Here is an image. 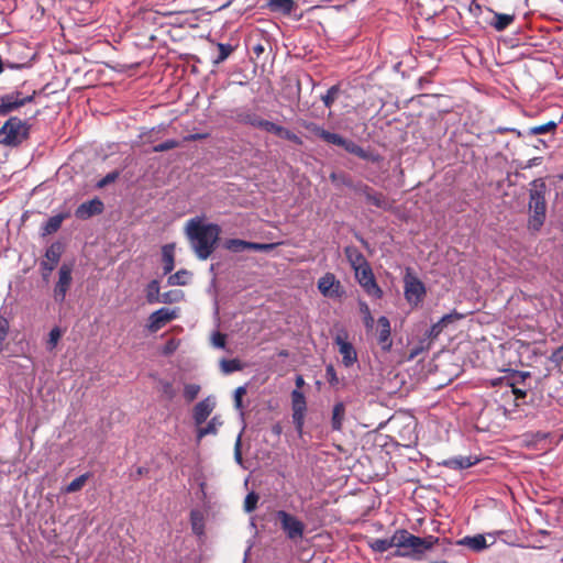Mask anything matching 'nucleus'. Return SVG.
<instances>
[{
	"label": "nucleus",
	"instance_id": "nucleus-39",
	"mask_svg": "<svg viewBox=\"0 0 563 563\" xmlns=\"http://www.w3.org/2000/svg\"><path fill=\"white\" fill-rule=\"evenodd\" d=\"M181 298H183V292L181 291H179V290H172V291H166L164 294H161L159 302L173 303V302L179 301Z\"/></svg>",
	"mask_w": 563,
	"mask_h": 563
},
{
	"label": "nucleus",
	"instance_id": "nucleus-44",
	"mask_svg": "<svg viewBox=\"0 0 563 563\" xmlns=\"http://www.w3.org/2000/svg\"><path fill=\"white\" fill-rule=\"evenodd\" d=\"M220 366L225 374L239 371L241 368L240 363L236 360H222Z\"/></svg>",
	"mask_w": 563,
	"mask_h": 563
},
{
	"label": "nucleus",
	"instance_id": "nucleus-12",
	"mask_svg": "<svg viewBox=\"0 0 563 563\" xmlns=\"http://www.w3.org/2000/svg\"><path fill=\"white\" fill-rule=\"evenodd\" d=\"M71 266L63 264L58 272V280L54 287V299L58 302L65 300L66 294L71 285Z\"/></svg>",
	"mask_w": 563,
	"mask_h": 563
},
{
	"label": "nucleus",
	"instance_id": "nucleus-26",
	"mask_svg": "<svg viewBox=\"0 0 563 563\" xmlns=\"http://www.w3.org/2000/svg\"><path fill=\"white\" fill-rule=\"evenodd\" d=\"M475 463L476 460H473L471 456H457L449 459L444 462V465L454 470H463L473 466Z\"/></svg>",
	"mask_w": 563,
	"mask_h": 563
},
{
	"label": "nucleus",
	"instance_id": "nucleus-5",
	"mask_svg": "<svg viewBox=\"0 0 563 563\" xmlns=\"http://www.w3.org/2000/svg\"><path fill=\"white\" fill-rule=\"evenodd\" d=\"M242 121L246 124L254 126V128L262 129V130L273 133L279 137L288 140L290 142H294L295 144H298V145L302 144L301 139L298 135H296L295 133H292L291 131H289L288 129H286L282 125H278L274 122L264 120V119L257 117L256 114H246L245 117H243Z\"/></svg>",
	"mask_w": 563,
	"mask_h": 563
},
{
	"label": "nucleus",
	"instance_id": "nucleus-43",
	"mask_svg": "<svg viewBox=\"0 0 563 563\" xmlns=\"http://www.w3.org/2000/svg\"><path fill=\"white\" fill-rule=\"evenodd\" d=\"M62 338V331L59 328L55 327L49 331L48 340H47V349L54 350Z\"/></svg>",
	"mask_w": 563,
	"mask_h": 563
},
{
	"label": "nucleus",
	"instance_id": "nucleus-23",
	"mask_svg": "<svg viewBox=\"0 0 563 563\" xmlns=\"http://www.w3.org/2000/svg\"><path fill=\"white\" fill-rule=\"evenodd\" d=\"M175 245L174 244H165L162 247V261H163V271L164 274H169L175 266Z\"/></svg>",
	"mask_w": 563,
	"mask_h": 563
},
{
	"label": "nucleus",
	"instance_id": "nucleus-38",
	"mask_svg": "<svg viewBox=\"0 0 563 563\" xmlns=\"http://www.w3.org/2000/svg\"><path fill=\"white\" fill-rule=\"evenodd\" d=\"M556 125V122L549 121L548 123L530 128L528 133L530 135L545 134L548 132L554 131Z\"/></svg>",
	"mask_w": 563,
	"mask_h": 563
},
{
	"label": "nucleus",
	"instance_id": "nucleus-27",
	"mask_svg": "<svg viewBox=\"0 0 563 563\" xmlns=\"http://www.w3.org/2000/svg\"><path fill=\"white\" fill-rule=\"evenodd\" d=\"M161 287L159 283L157 280H152L146 286L145 292H146V300L148 303H157L161 299Z\"/></svg>",
	"mask_w": 563,
	"mask_h": 563
},
{
	"label": "nucleus",
	"instance_id": "nucleus-53",
	"mask_svg": "<svg viewBox=\"0 0 563 563\" xmlns=\"http://www.w3.org/2000/svg\"><path fill=\"white\" fill-rule=\"evenodd\" d=\"M118 177H119V173L118 172L109 173L102 179H100L97 185H98L99 188H103L107 185L115 181Z\"/></svg>",
	"mask_w": 563,
	"mask_h": 563
},
{
	"label": "nucleus",
	"instance_id": "nucleus-8",
	"mask_svg": "<svg viewBox=\"0 0 563 563\" xmlns=\"http://www.w3.org/2000/svg\"><path fill=\"white\" fill-rule=\"evenodd\" d=\"M405 297L407 301L411 305L417 306L422 301L426 295V287L423 283L412 275L411 273H407L405 278Z\"/></svg>",
	"mask_w": 563,
	"mask_h": 563
},
{
	"label": "nucleus",
	"instance_id": "nucleus-2",
	"mask_svg": "<svg viewBox=\"0 0 563 563\" xmlns=\"http://www.w3.org/2000/svg\"><path fill=\"white\" fill-rule=\"evenodd\" d=\"M438 540L433 536L420 538L405 529L396 530L391 536V544L397 549L395 555L400 558L419 559L426 551L432 549Z\"/></svg>",
	"mask_w": 563,
	"mask_h": 563
},
{
	"label": "nucleus",
	"instance_id": "nucleus-30",
	"mask_svg": "<svg viewBox=\"0 0 563 563\" xmlns=\"http://www.w3.org/2000/svg\"><path fill=\"white\" fill-rule=\"evenodd\" d=\"M368 545L374 552L379 553L394 548V544H391V537L388 539H373L368 542Z\"/></svg>",
	"mask_w": 563,
	"mask_h": 563
},
{
	"label": "nucleus",
	"instance_id": "nucleus-7",
	"mask_svg": "<svg viewBox=\"0 0 563 563\" xmlns=\"http://www.w3.org/2000/svg\"><path fill=\"white\" fill-rule=\"evenodd\" d=\"M35 92L23 95L21 91H12L0 97V114L5 115L27 102L33 101Z\"/></svg>",
	"mask_w": 563,
	"mask_h": 563
},
{
	"label": "nucleus",
	"instance_id": "nucleus-42",
	"mask_svg": "<svg viewBox=\"0 0 563 563\" xmlns=\"http://www.w3.org/2000/svg\"><path fill=\"white\" fill-rule=\"evenodd\" d=\"M9 329V320L4 316L0 314V351L3 349V343L8 336Z\"/></svg>",
	"mask_w": 563,
	"mask_h": 563
},
{
	"label": "nucleus",
	"instance_id": "nucleus-58",
	"mask_svg": "<svg viewBox=\"0 0 563 563\" xmlns=\"http://www.w3.org/2000/svg\"><path fill=\"white\" fill-rule=\"evenodd\" d=\"M305 126L307 130H309L310 132H312L313 134H316L317 136H319L321 139H322L323 133H325L324 129H322L321 126H319L312 122L307 123Z\"/></svg>",
	"mask_w": 563,
	"mask_h": 563
},
{
	"label": "nucleus",
	"instance_id": "nucleus-17",
	"mask_svg": "<svg viewBox=\"0 0 563 563\" xmlns=\"http://www.w3.org/2000/svg\"><path fill=\"white\" fill-rule=\"evenodd\" d=\"M103 203L99 199H92L90 201L81 203L76 209V217L78 219H88L93 214L101 213Z\"/></svg>",
	"mask_w": 563,
	"mask_h": 563
},
{
	"label": "nucleus",
	"instance_id": "nucleus-48",
	"mask_svg": "<svg viewBox=\"0 0 563 563\" xmlns=\"http://www.w3.org/2000/svg\"><path fill=\"white\" fill-rule=\"evenodd\" d=\"M218 48H219V56H218L216 63H221L229 57V55L232 52V46L229 44L220 43V44H218Z\"/></svg>",
	"mask_w": 563,
	"mask_h": 563
},
{
	"label": "nucleus",
	"instance_id": "nucleus-14",
	"mask_svg": "<svg viewBox=\"0 0 563 563\" xmlns=\"http://www.w3.org/2000/svg\"><path fill=\"white\" fill-rule=\"evenodd\" d=\"M463 318L462 313L456 311L444 314L437 323L432 324V327L427 332L428 340L437 339L442 331L451 323H454Z\"/></svg>",
	"mask_w": 563,
	"mask_h": 563
},
{
	"label": "nucleus",
	"instance_id": "nucleus-51",
	"mask_svg": "<svg viewBox=\"0 0 563 563\" xmlns=\"http://www.w3.org/2000/svg\"><path fill=\"white\" fill-rule=\"evenodd\" d=\"M325 378L328 383L332 386H336L339 384V378L336 376L335 369L333 365H328L325 368Z\"/></svg>",
	"mask_w": 563,
	"mask_h": 563
},
{
	"label": "nucleus",
	"instance_id": "nucleus-33",
	"mask_svg": "<svg viewBox=\"0 0 563 563\" xmlns=\"http://www.w3.org/2000/svg\"><path fill=\"white\" fill-rule=\"evenodd\" d=\"M63 220H64L63 214H57V216L51 217L44 225V233L52 234V233L56 232L60 228Z\"/></svg>",
	"mask_w": 563,
	"mask_h": 563
},
{
	"label": "nucleus",
	"instance_id": "nucleus-32",
	"mask_svg": "<svg viewBox=\"0 0 563 563\" xmlns=\"http://www.w3.org/2000/svg\"><path fill=\"white\" fill-rule=\"evenodd\" d=\"M342 147L351 154H354L361 158L367 159L368 153L364 151L361 146H358L355 142L344 139V143Z\"/></svg>",
	"mask_w": 563,
	"mask_h": 563
},
{
	"label": "nucleus",
	"instance_id": "nucleus-13",
	"mask_svg": "<svg viewBox=\"0 0 563 563\" xmlns=\"http://www.w3.org/2000/svg\"><path fill=\"white\" fill-rule=\"evenodd\" d=\"M178 317L177 309L161 308L151 313L148 318L147 328L151 332H156L163 328L167 322Z\"/></svg>",
	"mask_w": 563,
	"mask_h": 563
},
{
	"label": "nucleus",
	"instance_id": "nucleus-22",
	"mask_svg": "<svg viewBox=\"0 0 563 563\" xmlns=\"http://www.w3.org/2000/svg\"><path fill=\"white\" fill-rule=\"evenodd\" d=\"M266 8L274 13L290 14L296 9L294 0H266Z\"/></svg>",
	"mask_w": 563,
	"mask_h": 563
},
{
	"label": "nucleus",
	"instance_id": "nucleus-59",
	"mask_svg": "<svg viewBox=\"0 0 563 563\" xmlns=\"http://www.w3.org/2000/svg\"><path fill=\"white\" fill-rule=\"evenodd\" d=\"M551 360L558 364L563 362V344L552 353Z\"/></svg>",
	"mask_w": 563,
	"mask_h": 563
},
{
	"label": "nucleus",
	"instance_id": "nucleus-40",
	"mask_svg": "<svg viewBox=\"0 0 563 563\" xmlns=\"http://www.w3.org/2000/svg\"><path fill=\"white\" fill-rule=\"evenodd\" d=\"M200 391V386L197 385V384H186L184 386V398L187 400V401H192L194 399H196V397L198 396Z\"/></svg>",
	"mask_w": 563,
	"mask_h": 563
},
{
	"label": "nucleus",
	"instance_id": "nucleus-25",
	"mask_svg": "<svg viewBox=\"0 0 563 563\" xmlns=\"http://www.w3.org/2000/svg\"><path fill=\"white\" fill-rule=\"evenodd\" d=\"M222 426V420L220 417L214 416L206 427H201L197 431V440L198 442L206 435L217 434L218 429Z\"/></svg>",
	"mask_w": 563,
	"mask_h": 563
},
{
	"label": "nucleus",
	"instance_id": "nucleus-10",
	"mask_svg": "<svg viewBox=\"0 0 563 563\" xmlns=\"http://www.w3.org/2000/svg\"><path fill=\"white\" fill-rule=\"evenodd\" d=\"M354 273L358 284L364 288V290L369 296H373L375 298L382 297L383 291L375 282L372 268L369 267L368 264L355 269Z\"/></svg>",
	"mask_w": 563,
	"mask_h": 563
},
{
	"label": "nucleus",
	"instance_id": "nucleus-60",
	"mask_svg": "<svg viewBox=\"0 0 563 563\" xmlns=\"http://www.w3.org/2000/svg\"><path fill=\"white\" fill-rule=\"evenodd\" d=\"M176 350V345L173 341H169L165 347L166 353H172Z\"/></svg>",
	"mask_w": 563,
	"mask_h": 563
},
{
	"label": "nucleus",
	"instance_id": "nucleus-64",
	"mask_svg": "<svg viewBox=\"0 0 563 563\" xmlns=\"http://www.w3.org/2000/svg\"><path fill=\"white\" fill-rule=\"evenodd\" d=\"M142 473H143V468H142V467H139V468H137V474H139V475H142Z\"/></svg>",
	"mask_w": 563,
	"mask_h": 563
},
{
	"label": "nucleus",
	"instance_id": "nucleus-6",
	"mask_svg": "<svg viewBox=\"0 0 563 563\" xmlns=\"http://www.w3.org/2000/svg\"><path fill=\"white\" fill-rule=\"evenodd\" d=\"M275 516L289 540L297 541L303 537L305 523L297 517L285 510H277Z\"/></svg>",
	"mask_w": 563,
	"mask_h": 563
},
{
	"label": "nucleus",
	"instance_id": "nucleus-50",
	"mask_svg": "<svg viewBox=\"0 0 563 563\" xmlns=\"http://www.w3.org/2000/svg\"><path fill=\"white\" fill-rule=\"evenodd\" d=\"M275 247V244L273 243H256V242H250L249 250L251 251H257V252H267Z\"/></svg>",
	"mask_w": 563,
	"mask_h": 563
},
{
	"label": "nucleus",
	"instance_id": "nucleus-49",
	"mask_svg": "<svg viewBox=\"0 0 563 563\" xmlns=\"http://www.w3.org/2000/svg\"><path fill=\"white\" fill-rule=\"evenodd\" d=\"M177 146H178V142L177 141H175V140H167V141H165L163 143H159V144L155 145L153 147V151L157 152V153L158 152H166V151H169V150L175 148Z\"/></svg>",
	"mask_w": 563,
	"mask_h": 563
},
{
	"label": "nucleus",
	"instance_id": "nucleus-16",
	"mask_svg": "<svg viewBox=\"0 0 563 563\" xmlns=\"http://www.w3.org/2000/svg\"><path fill=\"white\" fill-rule=\"evenodd\" d=\"M335 343L339 346V352L342 355V363L344 366H352L357 361V354L354 346L341 335L335 338Z\"/></svg>",
	"mask_w": 563,
	"mask_h": 563
},
{
	"label": "nucleus",
	"instance_id": "nucleus-21",
	"mask_svg": "<svg viewBox=\"0 0 563 563\" xmlns=\"http://www.w3.org/2000/svg\"><path fill=\"white\" fill-rule=\"evenodd\" d=\"M457 544L466 547L474 552H479L489 547L483 534L467 536L457 541Z\"/></svg>",
	"mask_w": 563,
	"mask_h": 563
},
{
	"label": "nucleus",
	"instance_id": "nucleus-46",
	"mask_svg": "<svg viewBox=\"0 0 563 563\" xmlns=\"http://www.w3.org/2000/svg\"><path fill=\"white\" fill-rule=\"evenodd\" d=\"M498 383L501 384V385L505 384V387H506L505 394L516 395L517 398L525 397V395H526L525 391L515 388L514 385L510 384L508 379L499 378Z\"/></svg>",
	"mask_w": 563,
	"mask_h": 563
},
{
	"label": "nucleus",
	"instance_id": "nucleus-45",
	"mask_svg": "<svg viewBox=\"0 0 563 563\" xmlns=\"http://www.w3.org/2000/svg\"><path fill=\"white\" fill-rule=\"evenodd\" d=\"M322 140L338 146H342V144L344 143V137H342L340 134L331 133L328 131L323 133Z\"/></svg>",
	"mask_w": 563,
	"mask_h": 563
},
{
	"label": "nucleus",
	"instance_id": "nucleus-35",
	"mask_svg": "<svg viewBox=\"0 0 563 563\" xmlns=\"http://www.w3.org/2000/svg\"><path fill=\"white\" fill-rule=\"evenodd\" d=\"M89 474H82L78 476L65 487V493L70 494L80 490L85 486Z\"/></svg>",
	"mask_w": 563,
	"mask_h": 563
},
{
	"label": "nucleus",
	"instance_id": "nucleus-57",
	"mask_svg": "<svg viewBox=\"0 0 563 563\" xmlns=\"http://www.w3.org/2000/svg\"><path fill=\"white\" fill-rule=\"evenodd\" d=\"M241 439H242V432L238 435L235 445H234V457L239 464L242 463Z\"/></svg>",
	"mask_w": 563,
	"mask_h": 563
},
{
	"label": "nucleus",
	"instance_id": "nucleus-3",
	"mask_svg": "<svg viewBox=\"0 0 563 563\" xmlns=\"http://www.w3.org/2000/svg\"><path fill=\"white\" fill-rule=\"evenodd\" d=\"M529 190L528 229L538 232L547 219V185L543 180H533Z\"/></svg>",
	"mask_w": 563,
	"mask_h": 563
},
{
	"label": "nucleus",
	"instance_id": "nucleus-37",
	"mask_svg": "<svg viewBox=\"0 0 563 563\" xmlns=\"http://www.w3.org/2000/svg\"><path fill=\"white\" fill-rule=\"evenodd\" d=\"M358 306H360V311L363 314L364 325L367 329H372L374 327V318H373V316L371 313L368 305L366 302H364V301H360Z\"/></svg>",
	"mask_w": 563,
	"mask_h": 563
},
{
	"label": "nucleus",
	"instance_id": "nucleus-24",
	"mask_svg": "<svg viewBox=\"0 0 563 563\" xmlns=\"http://www.w3.org/2000/svg\"><path fill=\"white\" fill-rule=\"evenodd\" d=\"M345 254L354 271L368 264L364 255L356 247H346Z\"/></svg>",
	"mask_w": 563,
	"mask_h": 563
},
{
	"label": "nucleus",
	"instance_id": "nucleus-61",
	"mask_svg": "<svg viewBox=\"0 0 563 563\" xmlns=\"http://www.w3.org/2000/svg\"><path fill=\"white\" fill-rule=\"evenodd\" d=\"M303 384H305V380H303L302 376H300V375L297 376L296 377V386H297L298 390H299V388H301L303 386Z\"/></svg>",
	"mask_w": 563,
	"mask_h": 563
},
{
	"label": "nucleus",
	"instance_id": "nucleus-29",
	"mask_svg": "<svg viewBox=\"0 0 563 563\" xmlns=\"http://www.w3.org/2000/svg\"><path fill=\"white\" fill-rule=\"evenodd\" d=\"M345 408L343 404H336L332 411V428L334 430H341L344 419Z\"/></svg>",
	"mask_w": 563,
	"mask_h": 563
},
{
	"label": "nucleus",
	"instance_id": "nucleus-41",
	"mask_svg": "<svg viewBox=\"0 0 563 563\" xmlns=\"http://www.w3.org/2000/svg\"><path fill=\"white\" fill-rule=\"evenodd\" d=\"M339 91L340 89L338 86H332L331 88L328 89L325 95L322 96L321 98L325 107L330 108L333 104V102L338 98Z\"/></svg>",
	"mask_w": 563,
	"mask_h": 563
},
{
	"label": "nucleus",
	"instance_id": "nucleus-55",
	"mask_svg": "<svg viewBox=\"0 0 563 563\" xmlns=\"http://www.w3.org/2000/svg\"><path fill=\"white\" fill-rule=\"evenodd\" d=\"M211 341L213 346L218 349H224L225 346V335L220 332L213 333Z\"/></svg>",
	"mask_w": 563,
	"mask_h": 563
},
{
	"label": "nucleus",
	"instance_id": "nucleus-62",
	"mask_svg": "<svg viewBox=\"0 0 563 563\" xmlns=\"http://www.w3.org/2000/svg\"><path fill=\"white\" fill-rule=\"evenodd\" d=\"M272 431H273L274 434L279 435L282 433L280 424H278V423L274 424L273 428H272Z\"/></svg>",
	"mask_w": 563,
	"mask_h": 563
},
{
	"label": "nucleus",
	"instance_id": "nucleus-15",
	"mask_svg": "<svg viewBox=\"0 0 563 563\" xmlns=\"http://www.w3.org/2000/svg\"><path fill=\"white\" fill-rule=\"evenodd\" d=\"M216 407V400L209 396L199 401L194 408V420L197 426L203 423Z\"/></svg>",
	"mask_w": 563,
	"mask_h": 563
},
{
	"label": "nucleus",
	"instance_id": "nucleus-56",
	"mask_svg": "<svg viewBox=\"0 0 563 563\" xmlns=\"http://www.w3.org/2000/svg\"><path fill=\"white\" fill-rule=\"evenodd\" d=\"M246 393V389L245 387H238L234 391V402H235V407L238 409H241L242 408V397L245 395Z\"/></svg>",
	"mask_w": 563,
	"mask_h": 563
},
{
	"label": "nucleus",
	"instance_id": "nucleus-63",
	"mask_svg": "<svg viewBox=\"0 0 563 563\" xmlns=\"http://www.w3.org/2000/svg\"><path fill=\"white\" fill-rule=\"evenodd\" d=\"M9 67H11V68H21L22 65H13V64H11V65H9Z\"/></svg>",
	"mask_w": 563,
	"mask_h": 563
},
{
	"label": "nucleus",
	"instance_id": "nucleus-9",
	"mask_svg": "<svg viewBox=\"0 0 563 563\" xmlns=\"http://www.w3.org/2000/svg\"><path fill=\"white\" fill-rule=\"evenodd\" d=\"M318 289L322 296L330 299H339L344 295L340 280L332 273H327L318 280Z\"/></svg>",
	"mask_w": 563,
	"mask_h": 563
},
{
	"label": "nucleus",
	"instance_id": "nucleus-4",
	"mask_svg": "<svg viewBox=\"0 0 563 563\" xmlns=\"http://www.w3.org/2000/svg\"><path fill=\"white\" fill-rule=\"evenodd\" d=\"M30 125L18 117H11L0 128V144L15 147L29 137Z\"/></svg>",
	"mask_w": 563,
	"mask_h": 563
},
{
	"label": "nucleus",
	"instance_id": "nucleus-54",
	"mask_svg": "<svg viewBox=\"0 0 563 563\" xmlns=\"http://www.w3.org/2000/svg\"><path fill=\"white\" fill-rule=\"evenodd\" d=\"M430 347V342L426 343V340L421 341L420 344L413 349H411L409 358L413 360L417 357L421 352L428 350Z\"/></svg>",
	"mask_w": 563,
	"mask_h": 563
},
{
	"label": "nucleus",
	"instance_id": "nucleus-52",
	"mask_svg": "<svg viewBox=\"0 0 563 563\" xmlns=\"http://www.w3.org/2000/svg\"><path fill=\"white\" fill-rule=\"evenodd\" d=\"M162 393L168 398L173 399L175 396V390L170 382L162 380L159 383Z\"/></svg>",
	"mask_w": 563,
	"mask_h": 563
},
{
	"label": "nucleus",
	"instance_id": "nucleus-31",
	"mask_svg": "<svg viewBox=\"0 0 563 563\" xmlns=\"http://www.w3.org/2000/svg\"><path fill=\"white\" fill-rule=\"evenodd\" d=\"M250 242L240 239H230L225 242L224 247L231 252L240 253L249 250Z\"/></svg>",
	"mask_w": 563,
	"mask_h": 563
},
{
	"label": "nucleus",
	"instance_id": "nucleus-1",
	"mask_svg": "<svg viewBox=\"0 0 563 563\" xmlns=\"http://www.w3.org/2000/svg\"><path fill=\"white\" fill-rule=\"evenodd\" d=\"M186 234L197 257L205 261L216 249L220 227L213 223H205L202 218L196 217L187 221Z\"/></svg>",
	"mask_w": 563,
	"mask_h": 563
},
{
	"label": "nucleus",
	"instance_id": "nucleus-11",
	"mask_svg": "<svg viewBox=\"0 0 563 563\" xmlns=\"http://www.w3.org/2000/svg\"><path fill=\"white\" fill-rule=\"evenodd\" d=\"M291 408H292V422H294L298 433L301 434L303 423H305L307 404H306L305 395L298 389H295L291 393Z\"/></svg>",
	"mask_w": 563,
	"mask_h": 563
},
{
	"label": "nucleus",
	"instance_id": "nucleus-19",
	"mask_svg": "<svg viewBox=\"0 0 563 563\" xmlns=\"http://www.w3.org/2000/svg\"><path fill=\"white\" fill-rule=\"evenodd\" d=\"M358 190L365 196L368 203L382 209H388L390 207L389 201L383 194L374 191L368 186H361Z\"/></svg>",
	"mask_w": 563,
	"mask_h": 563
},
{
	"label": "nucleus",
	"instance_id": "nucleus-47",
	"mask_svg": "<svg viewBox=\"0 0 563 563\" xmlns=\"http://www.w3.org/2000/svg\"><path fill=\"white\" fill-rule=\"evenodd\" d=\"M258 496L255 493H250L244 500V509L246 512H251L256 508Z\"/></svg>",
	"mask_w": 563,
	"mask_h": 563
},
{
	"label": "nucleus",
	"instance_id": "nucleus-34",
	"mask_svg": "<svg viewBox=\"0 0 563 563\" xmlns=\"http://www.w3.org/2000/svg\"><path fill=\"white\" fill-rule=\"evenodd\" d=\"M512 21H514V16L512 15L503 14V13H496L495 14V22H494L493 25H494V27L497 31H503L507 26H509Z\"/></svg>",
	"mask_w": 563,
	"mask_h": 563
},
{
	"label": "nucleus",
	"instance_id": "nucleus-20",
	"mask_svg": "<svg viewBox=\"0 0 563 563\" xmlns=\"http://www.w3.org/2000/svg\"><path fill=\"white\" fill-rule=\"evenodd\" d=\"M63 253V247L59 243H53L45 253L46 261L42 262V266L44 269L52 272L57 263L59 262V258Z\"/></svg>",
	"mask_w": 563,
	"mask_h": 563
},
{
	"label": "nucleus",
	"instance_id": "nucleus-36",
	"mask_svg": "<svg viewBox=\"0 0 563 563\" xmlns=\"http://www.w3.org/2000/svg\"><path fill=\"white\" fill-rule=\"evenodd\" d=\"M190 521H191V528L192 531L196 534H202L203 532V520L202 516L199 511L192 510L190 514Z\"/></svg>",
	"mask_w": 563,
	"mask_h": 563
},
{
	"label": "nucleus",
	"instance_id": "nucleus-18",
	"mask_svg": "<svg viewBox=\"0 0 563 563\" xmlns=\"http://www.w3.org/2000/svg\"><path fill=\"white\" fill-rule=\"evenodd\" d=\"M377 333H378V343L382 345V349L385 351H388L391 346L390 322L384 316L377 320Z\"/></svg>",
	"mask_w": 563,
	"mask_h": 563
},
{
	"label": "nucleus",
	"instance_id": "nucleus-28",
	"mask_svg": "<svg viewBox=\"0 0 563 563\" xmlns=\"http://www.w3.org/2000/svg\"><path fill=\"white\" fill-rule=\"evenodd\" d=\"M190 279V274L186 269H180L175 274L169 275L167 283L170 286H184L187 285Z\"/></svg>",
	"mask_w": 563,
	"mask_h": 563
}]
</instances>
